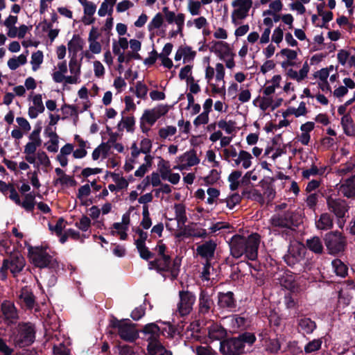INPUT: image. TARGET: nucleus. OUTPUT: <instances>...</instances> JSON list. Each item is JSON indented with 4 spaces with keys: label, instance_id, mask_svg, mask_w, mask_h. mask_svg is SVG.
I'll return each instance as SVG.
<instances>
[{
    "label": "nucleus",
    "instance_id": "1",
    "mask_svg": "<svg viewBox=\"0 0 355 355\" xmlns=\"http://www.w3.org/2000/svg\"><path fill=\"white\" fill-rule=\"evenodd\" d=\"M259 243L258 234H252L248 238L234 236L230 243L231 254L237 259L245 255L248 259L254 261L257 258Z\"/></svg>",
    "mask_w": 355,
    "mask_h": 355
},
{
    "label": "nucleus",
    "instance_id": "2",
    "mask_svg": "<svg viewBox=\"0 0 355 355\" xmlns=\"http://www.w3.org/2000/svg\"><path fill=\"white\" fill-rule=\"evenodd\" d=\"M225 68L223 63L217 62L214 67L209 63L205 67V79L214 95H223L225 93Z\"/></svg>",
    "mask_w": 355,
    "mask_h": 355
},
{
    "label": "nucleus",
    "instance_id": "3",
    "mask_svg": "<svg viewBox=\"0 0 355 355\" xmlns=\"http://www.w3.org/2000/svg\"><path fill=\"white\" fill-rule=\"evenodd\" d=\"M256 340L255 336L245 332L236 338L224 340L220 343V351L225 355H239L245 352L246 345L251 346Z\"/></svg>",
    "mask_w": 355,
    "mask_h": 355
},
{
    "label": "nucleus",
    "instance_id": "4",
    "mask_svg": "<svg viewBox=\"0 0 355 355\" xmlns=\"http://www.w3.org/2000/svg\"><path fill=\"white\" fill-rule=\"evenodd\" d=\"M28 256L31 262L37 267L56 269L59 266L58 261L51 254L50 250L46 247H29Z\"/></svg>",
    "mask_w": 355,
    "mask_h": 355
},
{
    "label": "nucleus",
    "instance_id": "5",
    "mask_svg": "<svg viewBox=\"0 0 355 355\" xmlns=\"http://www.w3.org/2000/svg\"><path fill=\"white\" fill-rule=\"evenodd\" d=\"M25 259L20 253H14L8 259L3 260L2 266L0 268L1 279L2 280L6 279L7 271L8 270L13 276L15 277L23 270L25 266Z\"/></svg>",
    "mask_w": 355,
    "mask_h": 355
},
{
    "label": "nucleus",
    "instance_id": "6",
    "mask_svg": "<svg viewBox=\"0 0 355 355\" xmlns=\"http://www.w3.org/2000/svg\"><path fill=\"white\" fill-rule=\"evenodd\" d=\"M112 327L116 330L119 337L127 342H133L139 336L138 331L130 320H112Z\"/></svg>",
    "mask_w": 355,
    "mask_h": 355
},
{
    "label": "nucleus",
    "instance_id": "7",
    "mask_svg": "<svg viewBox=\"0 0 355 355\" xmlns=\"http://www.w3.org/2000/svg\"><path fill=\"white\" fill-rule=\"evenodd\" d=\"M13 340L20 347L30 345L35 340V330L31 323L18 325L17 332L13 334Z\"/></svg>",
    "mask_w": 355,
    "mask_h": 355
},
{
    "label": "nucleus",
    "instance_id": "8",
    "mask_svg": "<svg viewBox=\"0 0 355 355\" xmlns=\"http://www.w3.org/2000/svg\"><path fill=\"white\" fill-rule=\"evenodd\" d=\"M160 331L161 329L155 323H149L144 326L141 332L143 338L148 343V352L149 354H155L154 349L162 345L159 340Z\"/></svg>",
    "mask_w": 355,
    "mask_h": 355
},
{
    "label": "nucleus",
    "instance_id": "9",
    "mask_svg": "<svg viewBox=\"0 0 355 355\" xmlns=\"http://www.w3.org/2000/svg\"><path fill=\"white\" fill-rule=\"evenodd\" d=\"M324 240L329 252L332 254L342 252L346 245L345 236L338 231L330 232L326 234Z\"/></svg>",
    "mask_w": 355,
    "mask_h": 355
},
{
    "label": "nucleus",
    "instance_id": "10",
    "mask_svg": "<svg viewBox=\"0 0 355 355\" xmlns=\"http://www.w3.org/2000/svg\"><path fill=\"white\" fill-rule=\"evenodd\" d=\"M234 10L231 15L232 22L234 25L239 24V20L245 19L252 6V0H234L232 2Z\"/></svg>",
    "mask_w": 355,
    "mask_h": 355
},
{
    "label": "nucleus",
    "instance_id": "11",
    "mask_svg": "<svg viewBox=\"0 0 355 355\" xmlns=\"http://www.w3.org/2000/svg\"><path fill=\"white\" fill-rule=\"evenodd\" d=\"M200 162V157L198 156L197 152L195 149H190L182 155H179L175 159L174 169L180 171L188 170L192 166L198 165Z\"/></svg>",
    "mask_w": 355,
    "mask_h": 355
},
{
    "label": "nucleus",
    "instance_id": "12",
    "mask_svg": "<svg viewBox=\"0 0 355 355\" xmlns=\"http://www.w3.org/2000/svg\"><path fill=\"white\" fill-rule=\"evenodd\" d=\"M162 11L166 22L168 24H174L176 26V29L171 33V35L173 37L178 34H182L185 20L184 14L182 12L175 13L174 11L169 10L168 7H164Z\"/></svg>",
    "mask_w": 355,
    "mask_h": 355
},
{
    "label": "nucleus",
    "instance_id": "13",
    "mask_svg": "<svg viewBox=\"0 0 355 355\" xmlns=\"http://www.w3.org/2000/svg\"><path fill=\"white\" fill-rule=\"evenodd\" d=\"M167 105L159 104L153 108L144 111L141 116L142 121H146L149 126H153L155 122L168 112Z\"/></svg>",
    "mask_w": 355,
    "mask_h": 355
},
{
    "label": "nucleus",
    "instance_id": "14",
    "mask_svg": "<svg viewBox=\"0 0 355 355\" xmlns=\"http://www.w3.org/2000/svg\"><path fill=\"white\" fill-rule=\"evenodd\" d=\"M196 302L195 295L188 291L180 292V302L178 304V311L181 315H188L192 310Z\"/></svg>",
    "mask_w": 355,
    "mask_h": 355
},
{
    "label": "nucleus",
    "instance_id": "15",
    "mask_svg": "<svg viewBox=\"0 0 355 355\" xmlns=\"http://www.w3.org/2000/svg\"><path fill=\"white\" fill-rule=\"evenodd\" d=\"M272 227L285 229L286 237L292 236L293 230L291 228L292 221L289 214H275L270 220Z\"/></svg>",
    "mask_w": 355,
    "mask_h": 355
},
{
    "label": "nucleus",
    "instance_id": "16",
    "mask_svg": "<svg viewBox=\"0 0 355 355\" xmlns=\"http://www.w3.org/2000/svg\"><path fill=\"white\" fill-rule=\"evenodd\" d=\"M148 268L150 270H156L160 271H168L171 270V276L173 279L177 277L178 275V269L175 266L171 269V257H160L159 259L150 261L148 263Z\"/></svg>",
    "mask_w": 355,
    "mask_h": 355
},
{
    "label": "nucleus",
    "instance_id": "17",
    "mask_svg": "<svg viewBox=\"0 0 355 355\" xmlns=\"http://www.w3.org/2000/svg\"><path fill=\"white\" fill-rule=\"evenodd\" d=\"M327 204L329 211L333 212L338 218L345 217L349 209V206L345 200L328 197Z\"/></svg>",
    "mask_w": 355,
    "mask_h": 355
},
{
    "label": "nucleus",
    "instance_id": "18",
    "mask_svg": "<svg viewBox=\"0 0 355 355\" xmlns=\"http://www.w3.org/2000/svg\"><path fill=\"white\" fill-rule=\"evenodd\" d=\"M304 251L305 248L303 244L295 241L291 242L288 254L285 256L286 261L288 264H295L303 258Z\"/></svg>",
    "mask_w": 355,
    "mask_h": 355
},
{
    "label": "nucleus",
    "instance_id": "19",
    "mask_svg": "<svg viewBox=\"0 0 355 355\" xmlns=\"http://www.w3.org/2000/svg\"><path fill=\"white\" fill-rule=\"evenodd\" d=\"M175 217L174 218H167L166 223V228L171 230L173 226L180 227L187 222V217L186 214V207L183 204L179 203L174 205Z\"/></svg>",
    "mask_w": 355,
    "mask_h": 355
},
{
    "label": "nucleus",
    "instance_id": "20",
    "mask_svg": "<svg viewBox=\"0 0 355 355\" xmlns=\"http://www.w3.org/2000/svg\"><path fill=\"white\" fill-rule=\"evenodd\" d=\"M130 223V212H126L122 216L121 222L114 223L112 225L111 234L113 236L118 235L121 240H125Z\"/></svg>",
    "mask_w": 355,
    "mask_h": 355
},
{
    "label": "nucleus",
    "instance_id": "21",
    "mask_svg": "<svg viewBox=\"0 0 355 355\" xmlns=\"http://www.w3.org/2000/svg\"><path fill=\"white\" fill-rule=\"evenodd\" d=\"M69 58V68L71 75L68 80L71 85L78 84L80 82L81 60L75 55H71Z\"/></svg>",
    "mask_w": 355,
    "mask_h": 355
},
{
    "label": "nucleus",
    "instance_id": "22",
    "mask_svg": "<svg viewBox=\"0 0 355 355\" xmlns=\"http://www.w3.org/2000/svg\"><path fill=\"white\" fill-rule=\"evenodd\" d=\"M67 72V65L66 61L59 62L51 73L53 80L55 83H63L65 85H71V83L68 80L70 76L65 75Z\"/></svg>",
    "mask_w": 355,
    "mask_h": 355
},
{
    "label": "nucleus",
    "instance_id": "23",
    "mask_svg": "<svg viewBox=\"0 0 355 355\" xmlns=\"http://www.w3.org/2000/svg\"><path fill=\"white\" fill-rule=\"evenodd\" d=\"M211 50L220 60H225L234 53L230 44L223 41H216L212 42Z\"/></svg>",
    "mask_w": 355,
    "mask_h": 355
},
{
    "label": "nucleus",
    "instance_id": "24",
    "mask_svg": "<svg viewBox=\"0 0 355 355\" xmlns=\"http://www.w3.org/2000/svg\"><path fill=\"white\" fill-rule=\"evenodd\" d=\"M338 186V192L343 196L348 198L355 197V175L340 182Z\"/></svg>",
    "mask_w": 355,
    "mask_h": 355
},
{
    "label": "nucleus",
    "instance_id": "25",
    "mask_svg": "<svg viewBox=\"0 0 355 355\" xmlns=\"http://www.w3.org/2000/svg\"><path fill=\"white\" fill-rule=\"evenodd\" d=\"M212 106L213 100L210 98H207L202 105L203 112L198 114L193 120V123L196 127H198L201 125H205L209 122V115L211 111Z\"/></svg>",
    "mask_w": 355,
    "mask_h": 355
},
{
    "label": "nucleus",
    "instance_id": "26",
    "mask_svg": "<svg viewBox=\"0 0 355 355\" xmlns=\"http://www.w3.org/2000/svg\"><path fill=\"white\" fill-rule=\"evenodd\" d=\"M212 294L207 291H201L199 295L198 309L202 314L208 313L214 305Z\"/></svg>",
    "mask_w": 355,
    "mask_h": 355
},
{
    "label": "nucleus",
    "instance_id": "27",
    "mask_svg": "<svg viewBox=\"0 0 355 355\" xmlns=\"http://www.w3.org/2000/svg\"><path fill=\"white\" fill-rule=\"evenodd\" d=\"M216 248V243L214 241L210 240L198 246L196 252L202 258L206 259L207 262H209L214 257Z\"/></svg>",
    "mask_w": 355,
    "mask_h": 355
},
{
    "label": "nucleus",
    "instance_id": "28",
    "mask_svg": "<svg viewBox=\"0 0 355 355\" xmlns=\"http://www.w3.org/2000/svg\"><path fill=\"white\" fill-rule=\"evenodd\" d=\"M196 55V52L189 46H180L176 51L175 55V60L180 61L183 60L184 63L192 62Z\"/></svg>",
    "mask_w": 355,
    "mask_h": 355
},
{
    "label": "nucleus",
    "instance_id": "29",
    "mask_svg": "<svg viewBox=\"0 0 355 355\" xmlns=\"http://www.w3.org/2000/svg\"><path fill=\"white\" fill-rule=\"evenodd\" d=\"M1 311L8 322L14 323L17 320L18 313L12 302L4 301L1 304Z\"/></svg>",
    "mask_w": 355,
    "mask_h": 355
},
{
    "label": "nucleus",
    "instance_id": "30",
    "mask_svg": "<svg viewBox=\"0 0 355 355\" xmlns=\"http://www.w3.org/2000/svg\"><path fill=\"white\" fill-rule=\"evenodd\" d=\"M164 24V17L162 13H157L148 24V30L151 35H159L164 33L162 29Z\"/></svg>",
    "mask_w": 355,
    "mask_h": 355
},
{
    "label": "nucleus",
    "instance_id": "31",
    "mask_svg": "<svg viewBox=\"0 0 355 355\" xmlns=\"http://www.w3.org/2000/svg\"><path fill=\"white\" fill-rule=\"evenodd\" d=\"M33 105L28 108V116L31 119H35L44 111V105L41 94H35L32 97Z\"/></svg>",
    "mask_w": 355,
    "mask_h": 355
},
{
    "label": "nucleus",
    "instance_id": "32",
    "mask_svg": "<svg viewBox=\"0 0 355 355\" xmlns=\"http://www.w3.org/2000/svg\"><path fill=\"white\" fill-rule=\"evenodd\" d=\"M253 157L249 152L241 150L239 152L238 157L235 159L233 166L241 167L243 169H248L252 166Z\"/></svg>",
    "mask_w": 355,
    "mask_h": 355
},
{
    "label": "nucleus",
    "instance_id": "33",
    "mask_svg": "<svg viewBox=\"0 0 355 355\" xmlns=\"http://www.w3.org/2000/svg\"><path fill=\"white\" fill-rule=\"evenodd\" d=\"M218 304L222 309H225L229 311L233 310L236 306L233 293L229 291L219 293Z\"/></svg>",
    "mask_w": 355,
    "mask_h": 355
},
{
    "label": "nucleus",
    "instance_id": "34",
    "mask_svg": "<svg viewBox=\"0 0 355 355\" xmlns=\"http://www.w3.org/2000/svg\"><path fill=\"white\" fill-rule=\"evenodd\" d=\"M309 70V65L307 62H305L299 71L289 69L286 71V75L291 79L300 83L307 78Z\"/></svg>",
    "mask_w": 355,
    "mask_h": 355
},
{
    "label": "nucleus",
    "instance_id": "35",
    "mask_svg": "<svg viewBox=\"0 0 355 355\" xmlns=\"http://www.w3.org/2000/svg\"><path fill=\"white\" fill-rule=\"evenodd\" d=\"M349 89H355V82L350 78H345L343 85L334 89L333 95L338 98H342L347 94Z\"/></svg>",
    "mask_w": 355,
    "mask_h": 355
},
{
    "label": "nucleus",
    "instance_id": "36",
    "mask_svg": "<svg viewBox=\"0 0 355 355\" xmlns=\"http://www.w3.org/2000/svg\"><path fill=\"white\" fill-rule=\"evenodd\" d=\"M315 227L319 230L327 231L331 230L334 226L332 216L328 213H323L315 220Z\"/></svg>",
    "mask_w": 355,
    "mask_h": 355
},
{
    "label": "nucleus",
    "instance_id": "37",
    "mask_svg": "<svg viewBox=\"0 0 355 355\" xmlns=\"http://www.w3.org/2000/svg\"><path fill=\"white\" fill-rule=\"evenodd\" d=\"M74 139L78 148L73 151V156L75 159H82L87 154V148H89V143L78 135H75Z\"/></svg>",
    "mask_w": 355,
    "mask_h": 355
},
{
    "label": "nucleus",
    "instance_id": "38",
    "mask_svg": "<svg viewBox=\"0 0 355 355\" xmlns=\"http://www.w3.org/2000/svg\"><path fill=\"white\" fill-rule=\"evenodd\" d=\"M83 40L78 35H74L67 44L69 56H77L78 52L83 49Z\"/></svg>",
    "mask_w": 355,
    "mask_h": 355
},
{
    "label": "nucleus",
    "instance_id": "39",
    "mask_svg": "<svg viewBox=\"0 0 355 355\" xmlns=\"http://www.w3.org/2000/svg\"><path fill=\"white\" fill-rule=\"evenodd\" d=\"M18 21V17L16 15H9L4 21L1 22V25L4 26L7 30L6 35L10 38L15 37L16 24Z\"/></svg>",
    "mask_w": 355,
    "mask_h": 355
},
{
    "label": "nucleus",
    "instance_id": "40",
    "mask_svg": "<svg viewBox=\"0 0 355 355\" xmlns=\"http://www.w3.org/2000/svg\"><path fill=\"white\" fill-rule=\"evenodd\" d=\"M209 338L213 340H221L226 336L225 329L218 324H212L208 328Z\"/></svg>",
    "mask_w": 355,
    "mask_h": 355
},
{
    "label": "nucleus",
    "instance_id": "41",
    "mask_svg": "<svg viewBox=\"0 0 355 355\" xmlns=\"http://www.w3.org/2000/svg\"><path fill=\"white\" fill-rule=\"evenodd\" d=\"M117 127L119 131L125 130L127 132H133L135 128V117L133 116H122V119L118 123Z\"/></svg>",
    "mask_w": 355,
    "mask_h": 355
},
{
    "label": "nucleus",
    "instance_id": "42",
    "mask_svg": "<svg viewBox=\"0 0 355 355\" xmlns=\"http://www.w3.org/2000/svg\"><path fill=\"white\" fill-rule=\"evenodd\" d=\"M40 145H37L35 144H31L28 142L25 146L24 150V153L25 154V159L27 162L31 164H36V157H35V152Z\"/></svg>",
    "mask_w": 355,
    "mask_h": 355
},
{
    "label": "nucleus",
    "instance_id": "43",
    "mask_svg": "<svg viewBox=\"0 0 355 355\" xmlns=\"http://www.w3.org/2000/svg\"><path fill=\"white\" fill-rule=\"evenodd\" d=\"M307 113L306 103L302 101L297 107H290L283 112L282 116L286 118L289 115H294L295 117L305 116Z\"/></svg>",
    "mask_w": 355,
    "mask_h": 355
},
{
    "label": "nucleus",
    "instance_id": "44",
    "mask_svg": "<svg viewBox=\"0 0 355 355\" xmlns=\"http://www.w3.org/2000/svg\"><path fill=\"white\" fill-rule=\"evenodd\" d=\"M298 327L303 333L310 334L316 328L315 322L308 318H303L298 320Z\"/></svg>",
    "mask_w": 355,
    "mask_h": 355
},
{
    "label": "nucleus",
    "instance_id": "45",
    "mask_svg": "<svg viewBox=\"0 0 355 355\" xmlns=\"http://www.w3.org/2000/svg\"><path fill=\"white\" fill-rule=\"evenodd\" d=\"M19 300L20 303L27 308H33L34 305L35 300L33 295L28 289H21L19 295Z\"/></svg>",
    "mask_w": 355,
    "mask_h": 355
},
{
    "label": "nucleus",
    "instance_id": "46",
    "mask_svg": "<svg viewBox=\"0 0 355 355\" xmlns=\"http://www.w3.org/2000/svg\"><path fill=\"white\" fill-rule=\"evenodd\" d=\"M282 81L281 75H275L272 77V78L268 82V85H267L263 89V94L266 95H270L275 93L276 89L280 87V83Z\"/></svg>",
    "mask_w": 355,
    "mask_h": 355
},
{
    "label": "nucleus",
    "instance_id": "47",
    "mask_svg": "<svg viewBox=\"0 0 355 355\" xmlns=\"http://www.w3.org/2000/svg\"><path fill=\"white\" fill-rule=\"evenodd\" d=\"M227 321L230 322L232 330L236 331L240 328L245 327L247 325V320L244 317L239 316L238 315H234L228 317Z\"/></svg>",
    "mask_w": 355,
    "mask_h": 355
},
{
    "label": "nucleus",
    "instance_id": "48",
    "mask_svg": "<svg viewBox=\"0 0 355 355\" xmlns=\"http://www.w3.org/2000/svg\"><path fill=\"white\" fill-rule=\"evenodd\" d=\"M218 127L220 130H223L227 135H232L236 132V123L232 120L220 119L218 121Z\"/></svg>",
    "mask_w": 355,
    "mask_h": 355
},
{
    "label": "nucleus",
    "instance_id": "49",
    "mask_svg": "<svg viewBox=\"0 0 355 355\" xmlns=\"http://www.w3.org/2000/svg\"><path fill=\"white\" fill-rule=\"evenodd\" d=\"M341 125L346 135L352 136L355 134V127L349 114H345L341 118Z\"/></svg>",
    "mask_w": 355,
    "mask_h": 355
},
{
    "label": "nucleus",
    "instance_id": "50",
    "mask_svg": "<svg viewBox=\"0 0 355 355\" xmlns=\"http://www.w3.org/2000/svg\"><path fill=\"white\" fill-rule=\"evenodd\" d=\"M209 23L207 19L203 16H199L196 18L189 19L187 21V26L189 28L194 27L196 29L205 28Z\"/></svg>",
    "mask_w": 355,
    "mask_h": 355
},
{
    "label": "nucleus",
    "instance_id": "51",
    "mask_svg": "<svg viewBox=\"0 0 355 355\" xmlns=\"http://www.w3.org/2000/svg\"><path fill=\"white\" fill-rule=\"evenodd\" d=\"M114 4V0H103L98 10V15L100 17H105L106 15H111Z\"/></svg>",
    "mask_w": 355,
    "mask_h": 355
},
{
    "label": "nucleus",
    "instance_id": "52",
    "mask_svg": "<svg viewBox=\"0 0 355 355\" xmlns=\"http://www.w3.org/2000/svg\"><path fill=\"white\" fill-rule=\"evenodd\" d=\"M334 272L340 277H344L347 275L348 268L347 266L340 259H334L331 262Z\"/></svg>",
    "mask_w": 355,
    "mask_h": 355
},
{
    "label": "nucleus",
    "instance_id": "53",
    "mask_svg": "<svg viewBox=\"0 0 355 355\" xmlns=\"http://www.w3.org/2000/svg\"><path fill=\"white\" fill-rule=\"evenodd\" d=\"M238 154L239 153H237L236 149L233 146L223 149V159L232 163V166H234L235 159L238 157Z\"/></svg>",
    "mask_w": 355,
    "mask_h": 355
},
{
    "label": "nucleus",
    "instance_id": "54",
    "mask_svg": "<svg viewBox=\"0 0 355 355\" xmlns=\"http://www.w3.org/2000/svg\"><path fill=\"white\" fill-rule=\"evenodd\" d=\"M177 132V128L174 125H166L159 129L158 135L162 139H169Z\"/></svg>",
    "mask_w": 355,
    "mask_h": 355
},
{
    "label": "nucleus",
    "instance_id": "55",
    "mask_svg": "<svg viewBox=\"0 0 355 355\" xmlns=\"http://www.w3.org/2000/svg\"><path fill=\"white\" fill-rule=\"evenodd\" d=\"M152 157L146 155L144 158L145 162L142 164L135 172V175L138 178L143 177L149 170L152 165Z\"/></svg>",
    "mask_w": 355,
    "mask_h": 355
},
{
    "label": "nucleus",
    "instance_id": "56",
    "mask_svg": "<svg viewBox=\"0 0 355 355\" xmlns=\"http://www.w3.org/2000/svg\"><path fill=\"white\" fill-rule=\"evenodd\" d=\"M325 168L323 167L318 168L315 165H312L309 168L303 170L302 176L304 179L309 180L312 176L322 175L324 174Z\"/></svg>",
    "mask_w": 355,
    "mask_h": 355
},
{
    "label": "nucleus",
    "instance_id": "57",
    "mask_svg": "<svg viewBox=\"0 0 355 355\" xmlns=\"http://www.w3.org/2000/svg\"><path fill=\"white\" fill-rule=\"evenodd\" d=\"M44 60V55L42 51H37L34 52L31 55V64L32 67V70L33 71H37L41 64H42Z\"/></svg>",
    "mask_w": 355,
    "mask_h": 355
},
{
    "label": "nucleus",
    "instance_id": "58",
    "mask_svg": "<svg viewBox=\"0 0 355 355\" xmlns=\"http://www.w3.org/2000/svg\"><path fill=\"white\" fill-rule=\"evenodd\" d=\"M26 56L24 54H21L17 57H13L8 60V67L11 70H15L19 67L24 65L26 63Z\"/></svg>",
    "mask_w": 355,
    "mask_h": 355
},
{
    "label": "nucleus",
    "instance_id": "59",
    "mask_svg": "<svg viewBox=\"0 0 355 355\" xmlns=\"http://www.w3.org/2000/svg\"><path fill=\"white\" fill-rule=\"evenodd\" d=\"M202 5L198 0H188L187 10L191 16H198L201 13Z\"/></svg>",
    "mask_w": 355,
    "mask_h": 355
},
{
    "label": "nucleus",
    "instance_id": "60",
    "mask_svg": "<svg viewBox=\"0 0 355 355\" xmlns=\"http://www.w3.org/2000/svg\"><path fill=\"white\" fill-rule=\"evenodd\" d=\"M306 245L309 249L315 253H321L322 252L323 246L318 237L315 236L307 240Z\"/></svg>",
    "mask_w": 355,
    "mask_h": 355
},
{
    "label": "nucleus",
    "instance_id": "61",
    "mask_svg": "<svg viewBox=\"0 0 355 355\" xmlns=\"http://www.w3.org/2000/svg\"><path fill=\"white\" fill-rule=\"evenodd\" d=\"M109 150L107 145L105 143L101 144L92 152V157L94 160H98L100 157L105 158Z\"/></svg>",
    "mask_w": 355,
    "mask_h": 355
},
{
    "label": "nucleus",
    "instance_id": "62",
    "mask_svg": "<svg viewBox=\"0 0 355 355\" xmlns=\"http://www.w3.org/2000/svg\"><path fill=\"white\" fill-rule=\"evenodd\" d=\"M322 345V338L313 339L309 341L304 347V351L306 354H310L318 351Z\"/></svg>",
    "mask_w": 355,
    "mask_h": 355
},
{
    "label": "nucleus",
    "instance_id": "63",
    "mask_svg": "<svg viewBox=\"0 0 355 355\" xmlns=\"http://www.w3.org/2000/svg\"><path fill=\"white\" fill-rule=\"evenodd\" d=\"M242 173L240 171H232L229 177L228 180L230 183V188L232 191H235L239 186V178L241 177Z\"/></svg>",
    "mask_w": 355,
    "mask_h": 355
},
{
    "label": "nucleus",
    "instance_id": "64",
    "mask_svg": "<svg viewBox=\"0 0 355 355\" xmlns=\"http://www.w3.org/2000/svg\"><path fill=\"white\" fill-rule=\"evenodd\" d=\"M243 196L248 199L253 200L259 202H262L263 201V196L260 192L255 189L245 190L243 192Z\"/></svg>",
    "mask_w": 355,
    "mask_h": 355
}]
</instances>
